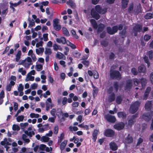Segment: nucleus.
<instances>
[{
  "label": "nucleus",
  "mask_w": 153,
  "mask_h": 153,
  "mask_svg": "<svg viewBox=\"0 0 153 153\" xmlns=\"http://www.w3.org/2000/svg\"><path fill=\"white\" fill-rule=\"evenodd\" d=\"M118 88V85L117 82H115L113 84V87H110L108 89V92L109 94H111L108 98V101L110 102L114 100L115 99L114 92H117Z\"/></svg>",
  "instance_id": "obj_1"
},
{
  "label": "nucleus",
  "mask_w": 153,
  "mask_h": 153,
  "mask_svg": "<svg viewBox=\"0 0 153 153\" xmlns=\"http://www.w3.org/2000/svg\"><path fill=\"white\" fill-rule=\"evenodd\" d=\"M140 103L138 101H136L132 103L131 106L130 111L134 114L136 112L138 109V107L140 106Z\"/></svg>",
  "instance_id": "obj_2"
},
{
  "label": "nucleus",
  "mask_w": 153,
  "mask_h": 153,
  "mask_svg": "<svg viewBox=\"0 0 153 153\" xmlns=\"http://www.w3.org/2000/svg\"><path fill=\"white\" fill-rule=\"evenodd\" d=\"M50 113L53 116H56V115L59 117H60L62 114V110L60 108H58L57 110L55 108H53L50 111Z\"/></svg>",
  "instance_id": "obj_3"
},
{
  "label": "nucleus",
  "mask_w": 153,
  "mask_h": 153,
  "mask_svg": "<svg viewBox=\"0 0 153 153\" xmlns=\"http://www.w3.org/2000/svg\"><path fill=\"white\" fill-rule=\"evenodd\" d=\"M110 75L112 78L119 79L121 78V76L120 73L118 71L111 70Z\"/></svg>",
  "instance_id": "obj_4"
},
{
  "label": "nucleus",
  "mask_w": 153,
  "mask_h": 153,
  "mask_svg": "<svg viewBox=\"0 0 153 153\" xmlns=\"http://www.w3.org/2000/svg\"><path fill=\"white\" fill-rule=\"evenodd\" d=\"M104 117L107 121L110 122L114 123L116 121V119L115 117L109 114L105 115Z\"/></svg>",
  "instance_id": "obj_5"
},
{
  "label": "nucleus",
  "mask_w": 153,
  "mask_h": 153,
  "mask_svg": "<svg viewBox=\"0 0 153 153\" xmlns=\"http://www.w3.org/2000/svg\"><path fill=\"white\" fill-rule=\"evenodd\" d=\"M142 29V26L140 25H136L133 28V33L134 36H136L137 35V33L140 32Z\"/></svg>",
  "instance_id": "obj_6"
},
{
  "label": "nucleus",
  "mask_w": 153,
  "mask_h": 153,
  "mask_svg": "<svg viewBox=\"0 0 153 153\" xmlns=\"http://www.w3.org/2000/svg\"><path fill=\"white\" fill-rule=\"evenodd\" d=\"M118 27L117 26H114L111 28L110 27H107V32L110 34H113L116 33L117 31Z\"/></svg>",
  "instance_id": "obj_7"
},
{
  "label": "nucleus",
  "mask_w": 153,
  "mask_h": 153,
  "mask_svg": "<svg viewBox=\"0 0 153 153\" xmlns=\"http://www.w3.org/2000/svg\"><path fill=\"white\" fill-rule=\"evenodd\" d=\"M91 15L92 17L96 19V20L98 19L100 17V16L95 11L94 8H92L91 10Z\"/></svg>",
  "instance_id": "obj_8"
},
{
  "label": "nucleus",
  "mask_w": 153,
  "mask_h": 153,
  "mask_svg": "<svg viewBox=\"0 0 153 153\" xmlns=\"http://www.w3.org/2000/svg\"><path fill=\"white\" fill-rule=\"evenodd\" d=\"M114 131L110 129L106 130L104 132V135L108 137H111L114 135Z\"/></svg>",
  "instance_id": "obj_9"
},
{
  "label": "nucleus",
  "mask_w": 153,
  "mask_h": 153,
  "mask_svg": "<svg viewBox=\"0 0 153 153\" xmlns=\"http://www.w3.org/2000/svg\"><path fill=\"white\" fill-rule=\"evenodd\" d=\"M125 125L123 123L120 122L118 123L115 125L114 127L115 129L120 130L123 129Z\"/></svg>",
  "instance_id": "obj_10"
},
{
  "label": "nucleus",
  "mask_w": 153,
  "mask_h": 153,
  "mask_svg": "<svg viewBox=\"0 0 153 153\" xmlns=\"http://www.w3.org/2000/svg\"><path fill=\"white\" fill-rule=\"evenodd\" d=\"M56 57L59 59L65 60L66 59V56L62 53L57 52L56 55Z\"/></svg>",
  "instance_id": "obj_11"
},
{
  "label": "nucleus",
  "mask_w": 153,
  "mask_h": 153,
  "mask_svg": "<svg viewBox=\"0 0 153 153\" xmlns=\"http://www.w3.org/2000/svg\"><path fill=\"white\" fill-rule=\"evenodd\" d=\"M132 86V81L131 80H128L126 82V85L125 86V90L127 91L130 90Z\"/></svg>",
  "instance_id": "obj_12"
},
{
  "label": "nucleus",
  "mask_w": 153,
  "mask_h": 153,
  "mask_svg": "<svg viewBox=\"0 0 153 153\" xmlns=\"http://www.w3.org/2000/svg\"><path fill=\"white\" fill-rule=\"evenodd\" d=\"M133 140V139L132 137L128 135L125 139L123 141L125 143L129 144L132 142Z\"/></svg>",
  "instance_id": "obj_13"
},
{
  "label": "nucleus",
  "mask_w": 153,
  "mask_h": 153,
  "mask_svg": "<svg viewBox=\"0 0 153 153\" xmlns=\"http://www.w3.org/2000/svg\"><path fill=\"white\" fill-rule=\"evenodd\" d=\"M110 147L112 150L115 151L117 149L118 146L114 142H111L109 143Z\"/></svg>",
  "instance_id": "obj_14"
},
{
  "label": "nucleus",
  "mask_w": 153,
  "mask_h": 153,
  "mask_svg": "<svg viewBox=\"0 0 153 153\" xmlns=\"http://www.w3.org/2000/svg\"><path fill=\"white\" fill-rule=\"evenodd\" d=\"M151 88L150 87H148L147 88L145 93L144 94L143 100H146L147 99L149 92L151 91Z\"/></svg>",
  "instance_id": "obj_15"
},
{
  "label": "nucleus",
  "mask_w": 153,
  "mask_h": 153,
  "mask_svg": "<svg viewBox=\"0 0 153 153\" xmlns=\"http://www.w3.org/2000/svg\"><path fill=\"white\" fill-rule=\"evenodd\" d=\"M152 116H153V115L152 112L150 114H146L145 115H144L143 117L145 120L148 121L151 119Z\"/></svg>",
  "instance_id": "obj_16"
},
{
  "label": "nucleus",
  "mask_w": 153,
  "mask_h": 153,
  "mask_svg": "<svg viewBox=\"0 0 153 153\" xmlns=\"http://www.w3.org/2000/svg\"><path fill=\"white\" fill-rule=\"evenodd\" d=\"M56 41L58 43H62L63 44H65L66 42V39L63 37H61L60 39L57 38Z\"/></svg>",
  "instance_id": "obj_17"
},
{
  "label": "nucleus",
  "mask_w": 153,
  "mask_h": 153,
  "mask_svg": "<svg viewBox=\"0 0 153 153\" xmlns=\"http://www.w3.org/2000/svg\"><path fill=\"white\" fill-rule=\"evenodd\" d=\"M152 106L151 101H147L145 105V108L147 110H149L151 109Z\"/></svg>",
  "instance_id": "obj_18"
},
{
  "label": "nucleus",
  "mask_w": 153,
  "mask_h": 153,
  "mask_svg": "<svg viewBox=\"0 0 153 153\" xmlns=\"http://www.w3.org/2000/svg\"><path fill=\"white\" fill-rule=\"evenodd\" d=\"M21 51L20 50H19L18 52L16 55V61L17 62H19L21 58Z\"/></svg>",
  "instance_id": "obj_19"
},
{
  "label": "nucleus",
  "mask_w": 153,
  "mask_h": 153,
  "mask_svg": "<svg viewBox=\"0 0 153 153\" xmlns=\"http://www.w3.org/2000/svg\"><path fill=\"white\" fill-rule=\"evenodd\" d=\"M146 70L145 67L143 65H141L138 68V70L139 72H145Z\"/></svg>",
  "instance_id": "obj_20"
},
{
  "label": "nucleus",
  "mask_w": 153,
  "mask_h": 153,
  "mask_svg": "<svg viewBox=\"0 0 153 153\" xmlns=\"http://www.w3.org/2000/svg\"><path fill=\"white\" fill-rule=\"evenodd\" d=\"M24 133L27 136H29L30 138L32 137L33 135L35 134V132L33 131H28L25 130L24 131Z\"/></svg>",
  "instance_id": "obj_21"
},
{
  "label": "nucleus",
  "mask_w": 153,
  "mask_h": 153,
  "mask_svg": "<svg viewBox=\"0 0 153 153\" xmlns=\"http://www.w3.org/2000/svg\"><path fill=\"white\" fill-rule=\"evenodd\" d=\"M62 31L63 34L65 36H70V34L67 29L65 27H63L62 28Z\"/></svg>",
  "instance_id": "obj_22"
},
{
  "label": "nucleus",
  "mask_w": 153,
  "mask_h": 153,
  "mask_svg": "<svg viewBox=\"0 0 153 153\" xmlns=\"http://www.w3.org/2000/svg\"><path fill=\"white\" fill-rule=\"evenodd\" d=\"M67 4L72 8L74 9L76 7L75 3L71 0H69L68 1H67Z\"/></svg>",
  "instance_id": "obj_23"
},
{
  "label": "nucleus",
  "mask_w": 153,
  "mask_h": 153,
  "mask_svg": "<svg viewBox=\"0 0 153 153\" xmlns=\"http://www.w3.org/2000/svg\"><path fill=\"white\" fill-rule=\"evenodd\" d=\"M99 131L97 130H94L93 133V140L95 141L97 139V135L98 134Z\"/></svg>",
  "instance_id": "obj_24"
},
{
  "label": "nucleus",
  "mask_w": 153,
  "mask_h": 153,
  "mask_svg": "<svg viewBox=\"0 0 153 153\" xmlns=\"http://www.w3.org/2000/svg\"><path fill=\"white\" fill-rule=\"evenodd\" d=\"M27 135L25 134H22V139L25 141L26 143H28L30 142V140L28 138H26L27 137Z\"/></svg>",
  "instance_id": "obj_25"
},
{
  "label": "nucleus",
  "mask_w": 153,
  "mask_h": 153,
  "mask_svg": "<svg viewBox=\"0 0 153 153\" xmlns=\"http://www.w3.org/2000/svg\"><path fill=\"white\" fill-rule=\"evenodd\" d=\"M90 22H91L93 28L96 29L97 28V25L96 21L94 19H91L90 20Z\"/></svg>",
  "instance_id": "obj_26"
},
{
  "label": "nucleus",
  "mask_w": 153,
  "mask_h": 153,
  "mask_svg": "<svg viewBox=\"0 0 153 153\" xmlns=\"http://www.w3.org/2000/svg\"><path fill=\"white\" fill-rule=\"evenodd\" d=\"M128 1V0H122V7L123 8H125L126 7Z\"/></svg>",
  "instance_id": "obj_27"
},
{
  "label": "nucleus",
  "mask_w": 153,
  "mask_h": 153,
  "mask_svg": "<svg viewBox=\"0 0 153 153\" xmlns=\"http://www.w3.org/2000/svg\"><path fill=\"white\" fill-rule=\"evenodd\" d=\"M39 149L41 150H44L45 149L46 152H48V147L44 144H41L39 147Z\"/></svg>",
  "instance_id": "obj_28"
},
{
  "label": "nucleus",
  "mask_w": 153,
  "mask_h": 153,
  "mask_svg": "<svg viewBox=\"0 0 153 153\" xmlns=\"http://www.w3.org/2000/svg\"><path fill=\"white\" fill-rule=\"evenodd\" d=\"M67 143V140H64L61 144L60 146V149L61 150H63L65 148Z\"/></svg>",
  "instance_id": "obj_29"
},
{
  "label": "nucleus",
  "mask_w": 153,
  "mask_h": 153,
  "mask_svg": "<svg viewBox=\"0 0 153 153\" xmlns=\"http://www.w3.org/2000/svg\"><path fill=\"white\" fill-rule=\"evenodd\" d=\"M117 115L119 118H124L126 117V114L125 113L123 112H120L118 113Z\"/></svg>",
  "instance_id": "obj_30"
},
{
  "label": "nucleus",
  "mask_w": 153,
  "mask_h": 153,
  "mask_svg": "<svg viewBox=\"0 0 153 153\" xmlns=\"http://www.w3.org/2000/svg\"><path fill=\"white\" fill-rule=\"evenodd\" d=\"M146 19H149L153 18V13H147L144 16Z\"/></svg>",
  "instance_id": "obj_31"
},
{
  "label": "nucleus",
  "mask_w": 153,
  "mask_h": 153,
  "mask_svg": "<svg viewBox=\"0 0 153 153\" xmlns=\"http://www.w3.org/2000/svg\"><path fill=\"white\" fill-rule=\"evenodd\" d=\"M41 141L43 142H48V133L46 134V136H43L42 137Z\"/></svg>",
  "instance_id": "obj_32"
},
{
  "label": "nucleus",
  "mask_w": 153,
  "mask_h": 153,
  "mask_svg": "<svg viewBox=\"0 0 153 153\" xmlns=\"http://www.w3.org/2000/svg\"><path fill=\"white\" fill-rule=\"evenodd\" d=\"M140 82L142 85V87L143 88L145 87L146 84L147 83L146 79L144 78H142L140 80Z\"/></svg>",
  "instance_id": "obj_33"
},
{
  "label": "nucleus",
  "mask_w": 153,
  "mask_h": 153,
  "mask_svg": "<svg viewBox=\"0 0 153 153\" xmlns=\"http://www.w3.org/2000/svg\"><path fill=\"white\" fill-rule=\"evenodd\" d=\"M22 3V1L21 0H19V1H18L17 3H13L12 2H10L9 3L10 5L12 6L13 7H16L17 6L19 5L20 4Z\"/></svg>",
  "instance_id": "obj_34"
},
{
  "label": "nucleus",
  "mask_w": 153,
  "mask_h": 153,
  "mask_svg": "<svg viewBox=\"0 0 153 153\" xmlns=\"http://www.w3.org/2000/svg\"><path fill=\"white\" fill-rule=\"evenodd\" d=\"M12 129L14 131H19L20 129V128L19 126L16 124H13L12 126Z\"/></svg>",
  "instance_id": "obj_35"
},
{
  "label": "nucleus",
  "mask_w": 153,
  "mask_h": 153,
  "mask_svg": "<svg viewBox=\"0 0 153 153\" xmlns=\"http://www.w3.org/2000/svg\"><path fill=\"white\" fill-rule=\"evenodd\" d=\"M104 27V25L102 24H100L99 25L98 29V32H100L102 31Z\"/></svg>",
  "instance_id": "obj_36"
},
{
  "label": "nucleus",
  "mask_w": 153,
  "mask_h": 153,
  "mask_svg": "<svg viewBox=\"0 0 153 153\" xmlns=\"http://www.w3.org/2000/svg\"><path fill=\"white\" fill-rule=\"evenodd\" d=\"M72 54L76 58H79L81 55L80 53L76 51L73 52Z\"/></svg>",
  "instance_id": "obj_37"
},
{
  "label": "nucleus",
  "mask_w": 153,
  "mask_h": 153,
  "mask_svg": "<svg viewBox=\"0 0 153 153\" xmlns=\"http://www.w3.org/2000/svg\"><path fill=\"white\" fill-rule=\"evenodd\" d=\"M78 126L80 128H84L85 129L87 130L89 129L88 126L85 125L83 123L78 125Z\"/></svg>",
  "instance_id": "obj_38"
},
{
  "label": "nucleus",
  "mask_w": 153,
  "mask_h": 153,
  "mask_svg": "<svg viewBox=\"0 0 153 153\" xmlns=\"http://www.w3.org/2000/svg\"><path fill=\"white\" fill-rule=\"evenodd\" d=\"M53 13L51 8L50 9H48V17H49L50 19L52 18Z\"/></svg>",
  "instance_id": "obj_39"
},
{
  "label": "nucleus",
  "mask_w": 153,
  "mask_h": 153,
  "mask_svg": "<svg viewBox=\"0 0 153 153\" xmlns=\"http://www.w3.org/2000/svg\"><path fill=\"white\" fill-rule=\"evenodd\" d=\"M24 119V117L23 115H20L18 116L16 118V120L18 122H20L23 121Z\"/></svg>",
  "instance_id": "obj_40"
},
{
  "label": "nucleus",
  "mask_w": 153,
  "mask_h": 153,
  "mask_svg": "<svg viewBox=\"0 0 153 153\" xmlns=\"http://www.w3.org/2000/svg\"><path fill=\"white\" fill-rule=\"evenodd\" d=\"M47 127H48V124L44 125L43 126V128H39V130L40 131L43 132L47 130L46 128Z\"/></svg>",
  "instance_id": "obj_41"
},
{
  "label": "nucleus",
  "mask_w": 153,
  "mask_h": 153,
  "mask_svg": "<svg viewBox=\"0 0 153 153\" xmlns=\"http://www.w3.org/2000/svg\"><path fill=\"white\" fill-rule=\"evenodd\" d=\"M28 125V123H21L20 124V126L22 129H23L26 128L27 126Z\"/></svg>",
  "instance_id": "obj_42"
},
{
  "label": "nucleus",
  "mask_w": 153,
  "mask_h": 153,
  "mask_svg": "<svg viewBox=\"0 0 153 153\" xmlns=\"http://www.w3.org/2000/svg\"><path fill=\"white\" fill-rule=\"evenodd\" d=\"M39 115L38 114H35L34 113H31L30 114V117L31 118H38L39 117Z\"/></svg>",
  "instance_id": "obj_43"
},
{
  "label": "nucleus",
  "mask_w": 153,
  "mask_h": 153,
  "mask_svg": "<svg viewBox=\"0 0 153 153\" xmlns=\"http://www.w3.org/2000/svg\"><path fill=\"white\" fill-rule=\"evenodd\" d=\"M54 106V104L52 103L51 99L50 98H48V108H51L53 107Z\"/></svg>",
  "instance_id": "obj_44"
},
{
  "label": "nucleus",
  "mask_w": 153,
  "mask_h": 153,
  "mask_svg": "<svg viewBox=\"0 0 153 153\" xmlns=\"http://www.w3.org/2000/svg\"><path fill=\"white\" fill-rule=\"evenodd\" d=\"M122 100V97L120 96H118L117 98L116 101L117 104H120L121 103Z\"/></svg>",
  "instance_id": "obj_45"
},
{
  "label": "nucleus",
  "mask_w": 153,
  "mask_h": 153,
  "mask_svg": "<svg viewBox=\"0 0 153 153\" xmlns=\"http://www.w3.org/2000/svg\"><path fill=\"white\" fill-rule=\"evenodd\" d=\"M71 33L73 36L76 39L79 38L78 36L76 34V31L73 29L71 30Z\"/></svg>",
  "instance_id": "obj_46"
},
{
  "label": "nucleus",
  "mask_w": 153,
  "mask_h": 153,
  "mask_svg": "<svg viewBox=\"0 0 153 153\" xmlns=\"http://www.w3.org/2000/svg\"><path fill=\"white\" fill-rule=\"evenodd\" d=\"M69 128L71 131H76L78 130V128L76 126H70L69 127Z\"/></svg>",
  "instance_id": "obj_47"
},
{
  "label": "nucleus",
  "mask_w": 153,
  "mask_h": 153,
  "mask_svg": "<svg viewBox=\"0 0 153 153\" xmlns=\"http://www.w3.org/2000/svg\"><path fill=\"white\" fill-rule=\"evenodd\" d=\"M59 22V20L57 19H55L53 20V26L58 25Z\"/></svg>",
  "instance_id": "obj_48"
},
{
  "label": "nucleus",
  "mask_w": 153,
  "mask_h": 153,
  "mask_svg": "<svg viewBox=\"0 0 153 153\" xmlns=\"http://www.w3.org/2000/svg\"><path fill=\"white\" fill-rule=\"evenodd\" d=\"M36 70L38 71H39L42 70V66L41 64L36 65Z\"/></svg>",
  "instance_id": "obj_49"
},
{
  "label": "nucleus",
  "mask_w": 153,
  "mask_h": 153,
  "mask_svg": "<svg viewBox=\"0 0 153 153\" xmlns=\"http://www.w3.org/2000/svg\"><path fill=\"white\" fill-rule=\"evenodd\" d=\"M67 43L68 45L70 46L72 49H75L76 48V46L74 45L71 43L69 41H68L67 42Z\"/></svg>",
  "instance_id": "obj_50"
},
{
  "label": "nucleus",
  "mask_w": 153,
  "mask_h": 153,
  "mask_svg": "<svg viewBox=\"0 0 153 153\" xmlns=\"http://www.w3.org/2000/svg\"><path fill=\"white\" fill-rule=\"evenodd\" d=\"M151 38V36L148 35H145L144 36V39L145 41H147L149 40Z\"/></svg>",
  "instance_id": "obj_51"
},
{
  "label": "nucleus",
  "mask_w": 153,
  "mask_h": 153,
  "mask_svg": "<svg viewBox=\"0 0 153 153\" xmlns=\"http://www.w3.org/2000/svg\"><path fill=\"white\" fill-rule=\"evenodd\" d=\"M35 25L34 21L33 19H32L31 21L29 22L28 27H32L34 25Z\"/></svg>",
  "instance_id": "obj_52"
},
{
  "label": "nucleus",
  "mask_w": 153,
  "mask_h": 153,
  "mask_svg": "<svg viewBox=\"0 0 153 153\" xmlns=\"http://www.w3.org/2000/svg\"><path fill=\"white\" fill-rule=\"evenodd\" d=\"M53 27L54 29L57 31L60 30L61 28V26L59 24L53 26Z\"/></svg>",
  "instance_id": "obj_53"
},
{
  "label": "nucleus",
  "mask_w": 153,
  "mask_h": 153,
  "mask_svg": "<svg viewBox=\"0 0 153 153\" xmlns=\"http://www.w3.org/2000/svg\"><path fill=\"white\" fill-rule=\"evenodd\" d=\"M95 9L98 13H100L101 10V8L99 5H97L95 6Z\"/></svg>",
  "instance_id": "obj_54"
},
{
  "label": "nucleus",
  "mask_w": 153,
  "mask_h": 153,
  "mask_svg": "<svg viewBox=\"0 0 153 153\" xmlns=\"http://www.w3.org/2000/svg\"><path fill=\"white\" fill-rule=\"evenodd\" d=\"M131 71L133 74L135 75H137L138 73L137 69L134 68H133L131 69Z\"/></svg>",
  "instance_id": "obj_55"
},
{
  "label": "nucleus",
  "mask_w": 153,
  "mask_h": 153,
  "mask_svg": "<svg viewBox=\"0 0 153 153\" xmlns=\"http://www.w3.org/2000/svg\"><path fill=\"white\" fill-rule=\"evenodd\" d=\"M133 8V3H131L130 5H129V7L128 9V11L129 12L131 13V12L132 11Z\"/></svg>",
  "instance_id": "obj_56"
},
{
  "label": "nucleus",
  "mask_w": 153,
  "mask_h": 153,
  "mask_svg": "<svg viewBox=\"0 0 153 153\" xmlns=\"http://www.w3.org/2000/svg\"><path fill=\"white\" fill-rule=\"evenodd\" d=\"M24 89V86L22 84H19V87L18 88V90L19 91H23Z\"/></svg>",
  "instance_id": "obj_57"
},
{
  "label": "nucleus",
  "mask_w": 153,
  "mask_h": 153,
  "mask_svg": "<svg viewBox=\"0 0 153 153\" xmlns=\"http://www.w3.org/2000/svg\"><path fill=\"white\" fill-rule=\"evenodd\" d=\"M82 63L84 65L86 66H88L89 64V62L87 60H84L82 61Z\"/></svg>",
  "instance_id": "obj_58"
},
{
  "label": "nucleus",
  "mask_w": 153,
  "mask_h": 153,
  "mask_svg": "<svg viewBox=\"0 0 153 153\" xmlns=\"http://www.w3.org/2000/svg\"><path fill=\"white\" fill-rule=\"evenodd\" d=\"M135 85H137L140 82V81L137 78H134L133 79Z\"/></svg>",
  "instance_id": "obj_59"
},
{
  "label": "nucleus",
  "mask_w": 153,
  "mask_h": 153,
  "mask_svg": "<svg viewBox=\"0 0 153 153\" xmlns=\"http://www.w3.org/2000/svg\"><path fill=\"white\" fill-rule=\"evenodd\" d=\"M134 122V120L133 118L129 120L128 121V124L130 125L131 126L132 125L133 123Z\"/></svg>",
  "instance_id": "obj_60"
},
{
  "label": "nucleus",
  "mask_w": 153,
  "mask_h": 153,
  "mask_svg": "<svg viewBox=\"0 0 153 153\" xmlns=\"http://www.w3.org/2000/svg\"><path fill=\"white\" fill-rule=\"evenodd\" d=\"M144 59L145 62L147 64L148 66L149 67L150 66V64L149 63L148 59V57L146 56H145L143 57Z\"/></svg>",
  "instance_id": "obj_61"
},
{
  "label": "nucleus",
  "mask_w": 153,
  "mask_h": 153,
  "mask_svg": "<svg viewBox=\"0 0 153 153\" xmlns=\"http://www.w3.org/2000/svg\"><path fill=\"white\" fill-rule=\"evenodd\" d=\"M79 105V103L78 102H74L72 104V105L73 107H77Z\"/></svg>",
  "instance_id": "obj_62"
},
{
  "label": "nucleus",
  "mask_w": 153,
  "mask_h": 153,
  "mask_svg": "<svg viewBox=\"0 0 153 153\" xmlns=\"http://www.w3.org/2000/svg\"><path fill=\"white\" fill-rule=\"evenodd\" d=\"M4 97V92L3 90H2L0 93V99H3Z\"/></svg>",
  "instance_id": "obj_63"
},
{
  "label": "nucleus",
  "mask_w": 153,
  "mask_h": 153,
  "mask_svg": "<svg viewBox=\"0 0 153 153\" xmlns=\"http://www.w3.org/2000/svg\"><path fill=\"white\" fill-rule=\"evenodd\" d=\"M37 87V84L36 83H33L31 85V88L32 89H36Z\"/></svg>",
  "instance_id": "obj_64"
}]
</instances>
